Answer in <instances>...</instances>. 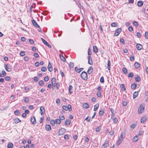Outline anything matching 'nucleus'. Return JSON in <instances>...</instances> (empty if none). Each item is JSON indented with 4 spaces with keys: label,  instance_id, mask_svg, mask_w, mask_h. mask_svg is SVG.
Instances as JSON below:
<instances>
[{
    "label": "nucleus",
    "instance_id": "1",
    "mask_svg": "<svg viewBox=\"0 0 148 148\" xmlns=\"http://www.w3.org/2000/svg\"><path fill=\"white\" fill-rule=\"evenodd\" d=\"M124 137V134L123 133H122L120 136H119V139L117 141V145L119 146L120 145L121 143L122 142L123 140Z\"/></svg>",
    "mask_w": 148,
    "mask_h": 148
},
{
    "label": "nucleus",
    "instance_id": "2",
    "mask_svg": "<svg viewBox=\"0 0 148 148\" xmlns=\"http://www.w3.org/2000/svg\"><path fill=\"white\" fill-rule=\"evenodd\" d=\"M80 76L81 78L84 80H86L88 78L87 73L84 71L82 73Z\"/></svg>",
    "mask_w": 148,
    "mask_h": 148
},
{
    "label": "nucleus",
    "instance_id": "3",
    "mask_svg": "<svg viewBox=\"0 0 148 148\" xmlns=\"http://www.w3.org/2000/svg\"><path fill=\"white\" fill-rule=\"evenodd\" d=\"M145 109L144 105L143 104H141L138 108V112L139 114L142 113L144 110Z\"/></svg>",
    "mask_w": 148,
    "mask_h": 148
},
{
    "label": "nucleus",
    "instance_id": "4",
    "mask_svg": "<svg viewBox=\"0 0 148 148\" xmlns=\"http://www.w3.org/2000/svg\"><path fill=\"white\" fill-rule=\"evenodd\" d=\"M4 67L7 71L10 72L11 71L12 67L10 65L5 64L4 65Z\"/></svg>",
    "mask_w": 148,
    "mask_h": 148
},
{
    "label": "nucleus",
    "instance_id": "5",
    "mask_svg": "<svg viewBox=\"0 0 148 148\" xmlns=\"http://www.w3.org/2000/svg\"><path fill=\"white\" fill-rule=\"evenodd\" d=\"M66 130L64 128H61L59 130L58 132L59 135H62L64 133L66 132Z\"/></svg>",
    "mask_w": 148,
    "mask_h": 148
},
{
    "label": "nucleus",
    "instance_id": "6",
    "mask_svg": "<svg viewBox=\"0 0 148 148\" xmlns=\"http://www.w3.org/2000/svg\"><path fill=\"white\" fill-rule=\"evenodd\" d=\"M122 29L121 28L118 29L116 32L114 33V36H118L120 33L121 32Z\"/></svg>",
    "mask_w": 148,
    "mask_h": 148
},
{
    "label": "nucleus",
    "instance_id": "7",
    "mask_svg": "<svg viewBox=\"0 0 148 148\" xmlns=\"http://www.w3.org/2000/svg\"><path fill=\"white\" fill-rule=\"evenodd\" d=\"M41 39L44 44L47 46L49 48L51 47V46L45 39H43L42 38H41Z\"/></svg>",
    "mask_w": 148,
    "mask_h": 148
},
{
    "label": "nucleus",
    "instance_id": "8",
    "mask_svg": "<svg viewBox=\"0 0 148 148\" xmlns=\"http://www.w3.org/2000/svg\"><path fill=\"white\" fill-rule=\"evenodd\" d=\"M31 121L33 124L35 125L36 123V121L35 116H33L31 117Z\"/></svg>",
    "mask_w": 148,
    "mask_h": 148
},
{
    "label": "nucleus",
    "instance_id": "9",
    "mask_svg": "<svg viewBox=\"0 0 148 148\" xmlns=\"http://www.w3.org/2000/svg\"><path fill=\"white\" fill-rule=\"evenodd\" d=\"M88 63L92 65L93 64V62L92 61V58H91L90 56H88Z\"/></svg>",
    "mask_w": 148,
    "mask_h": 148
},
{
    "label": "nucleus",
    "instance_id": "10",
    "mask_svg": "<svg viewBox=\"0 0 148 148\" xmlns=\"http://www.w3.org/2000/svg\"><path fill=\"white\" fill-rule=\"evenodd\" d=\"M32 23L33 25L36 27H38V28H39L40 27V26H39V25H38V24L36 22V21L34 19H33L32 20Z\"/></svg>",
    "mask_w": 148,
    "mask_h": 148
},
{
    "label": "nucleus",
    "instance_id": "11",
    "mask_svg": "<svg viewBox=\"0 0 148 148\" xmlns=\"http://www.w3.org/2000/svg\"><path fill=\"white\" fill-rule=\"evenodd\" d=\"M40 113L42 115L45 113V109L43 107L41 106L40 108Z\"/></svg>",
    "mask_w": 148,
    "mask_h": 148
},
{
    "label": "nucleus",
    "instance_id": "12",
    "mask_svg": "<svg viewBox=\"0 0 148 148\" xmlns=\"http://www.w3.org/2000/svg\"><path fill=\"white\" fill-rule=\"evenodd\" d=\"M136 47L138 50H141L143 48V46L140 44H137L136 45Z\"/></svg>",
    "mask_w": 148,
    "mask_h": 148
},
{
    "label": "nucleus",
    "instance_id": "13",
    "mask_svg": "<svg viewBox=\"0 0 148 148\" xmlns=\"http://www.w3.org/2000/svg\"><path fill=\"white\" fill-rule=\"evenodd\" d=\"M83 69H84L83 68L78 69L77 67H75V70L77 73H79L82 71Z\"/></svg>",
    "mask_w": 148,
    "mask_h": 148
},
{
    "label": "nucleus",
    "instance_id": "14",
    "mask_svg": "<svg viewBox=\"0 0 148 148\" xmlns=\"http://www.w3.org/2000/svg\"><path fill=\"white\" fill-rule=\"evenodd\" d=\"M48 70L50 72L52 71L53 70L51 65L50 62H49V64H48Z\"/></svg>",
    "mask_w": 148,
    "mask_h": 148
},
{
    "label": "nucleus",
    "instance_id": "15",
    "mask_svg": "<svg viewBox=\"0 0 148 148\" xmlns=\"http://www.w3.org/2000/svg\"><path fill=\"white\" fill-rule=\"evenodd\" d=\"M109 141L107 140L103 144V146L105 148L107 147L109 145Z\"/></svg>",
    "mask_w": 148,
    "mask_h": 148
},
{
    "label": "nucleus",
    "instance_id": "16",
    "mask_svg": "<svg viewBox=\"0 0 148 148\" xmlns=\"http://www.w3.org/2000/svg\"><path fill=\"white\" fill-rule=\"evenodd\" d=\"M6 73L4 70H3L2 72V73H0V77H4L6 75Z\"/></svg>",
    "mask_w": 148,
    "mask_h": 148
},
{
    "label": "nucleus",
    "instance_id": "17",
    "mask_svg": "<svg viewBox=\"0 0 148 148\" xmlns=\"http://www.w3.org/2000/svg\"><path fill=\"white\" fill-rule=\"evenodd\" d=\"M13 120L15 123H17L21 122V121L17 118H16L15 119H14Z\"/></svg>",
    "mask_w": 148,
    "mask_h": 148
},
{
    "label": "nucleus",
    "instance_id": "18",
    "mask_svg": "<svg viewBox=\"0 0 148 148\" xmlns=\"http://www.w3.org/2000/svg\"><path fill=\"white\" fill-rule=\"evenodd\" d=\"M99 106V103H97L94 106V111H96L98 108Z\"/></svg>",
    "mask_w": 148,
    "mask_h": 148
},
{
    "label": "nucleus",
    "instance_id": "19",
    "mask_svg": "<svg viewBox=\"0 0 148 148\" xmlns=\"http://www.w3.org/2000/svg\"><path fill=\"white\" fill-rule=\"evenodd\" d=\"M93 51L95 53H97L98 51V49L97 46H93Z\"/></svg>",
    "mask_w": 148,
    "mask_h": 148
},
{
    "label": "nucleus",
    "instance_id": "20",
    "mask_svg": "<svg viewBox=\"0 0 148 148\" xmlns=\"http://www.w3.org/2000/svg\"><path fill=\"white\" fill-rule=\"evenodd\" d=\"M138 136H135L132 139V141L133 142H136L138 140Z\"/></svg>",
    "mask_w": 148,
    "mask_h": 148
},
{
    "label": "nucleus",
    "instance_id": "21",
    "mask_svg": "<svg viewBox=\"0 0 148 148\" xmlns=\"http://www.w3.org/2000/svg\"><path fill=\"white\" fill-rule=\"evenodd\" d=\"M138 92H135L133 94V99H135L138 95Z\"/></svg>",
    "mask_w": 148,
    "mask_h": 148
},
{
    "label": "nucleus",
    "instance_id": "22",
    "mask_svg": "<svg viewBox=\"0 0 148 148\" xmlns=\"http://www.w3.org/2000/svg\"><path fill=\"white\" fill-rule=\"evenodd\" d=\"M45 128L46 130L50 131L51 129V126L49 125H46Z\"/></svg>",
    "mask_w": 148,
    "mask_h": 148
},
{
    "label": "nucleus",
    "instance_id": "23",
    "mask_svg": "<svg viewBox=\"0 0 148 148\" xmlns=\"http://www.w3.org/2000/svg\"><path fill=\"white\" fill-rule=\"evenodd\" d=\"M110 60L108 61L107 63V68L110 71Z\"/></svg>",
    "mask_w": 148,
    "mask_h": 148
},
{
    "label": "nucleus",
    "instance_id": "24",
    "mask_svg": "<svg viewBox=\"0 0 148 148\" xmlns=\"http://www.w3.org/2000/svg\"><path fill=\"white\" fill-rule=\"evenodd\" d=\"M73 86L71 85H69V91L70 94H71L73 92Z\"/></svg>",
    "mask_w": 148,
    "mask_h": 148
},
{
    "label": "nucleus",
    "instance_id": "25",
    "mask_svg": "<svg viewBox=\"0 0 148 148\" xmlns=\"http://www.w3.org/2000/svg\"><path fill=\"white\" fill-rule=\"evenodd\" d=\"M7 147L8 148H12L13 147V145L12 143H9Z\"/></svg>",
    "mask_w": 148,
    "mask_h": 148
},
{
    "label": "nucleus",
    "instance_id": "26",
    "mask_svg": "<svg viewBox=\"0 0 148 148\" xmlns=\"http://www.w3.org/2000/svg\"><path fill=\"white\" fill-rule=\"evenodd\" d=\"M60 57L61 59V60L63 62H65L66 60L65 58L62 55L60 54Z\"/></svg>",
    "mask_w": 148,
    "mask_h": 148
},
{
    "label": "nucleus",
    "instance_id": "27",
    "mask_svg": "<svg viewBox=\"0 0 148 148\" xmlns=\"http://www.w3.org/2000/svg\"><path fill=\"white\" fill-rule=\"evenodd\" d=\"M70 123L71 121L69 120H66L65 123V125L66 126L69 125H70Z\"/></svg>",
    "mask_w": 148,
    "mask_h": 148
},
{
    "label": "nucleus",
    "instance_id": "28",
    "mask_svg": "<svg viewBox=\"0 0 148 148\" xmlns=\"http://www.w3.org/2000/svg\"><path fill=\"white\" fill-rule=\"evenodd\" d=\"M138 5L139 7H141L143 4V3L142 1H139L138 2Z\"/></svg>",
    "mask_w": 148,
    "mask_h": 148
},
{
    "label": "nucleus",
    "instance_id": "29",
    "mask_svg": "<svg viewBox=\"0 0 148 148\" xmlns=\"http://www.w3.org/2000/svg\"><path fill=\"white\" fill-rule=\"evenodd\" d=\"M83 106L84 108L86 109L89 108V105L88 104L86 103H84L83 105Z\"/></svg>",
    "mask_w": 148,
    "mask_h": 148
},
{
    "label": "nucleus",
    "instance_id": "30",
    "mask_svg": "<svg viewBox=\"0 0 148 148\" xmlns=\"http://www.w3.org/2000/svg\"><path fill=\"white\" fill-rule=\"evenodd\" d=\"M56 80L55 78L53 77L51 79V83L52 84H54L56 83Z\"/></svg>",
    "mask_w": 148,
    "mask_h": 148
},
{
    "label": "nucleus",
    "instance_id": "31",
    "mask_svg": "<svg viewBox=\"0 0 148 148\" xmlns=\"http://www.w3.org/2000/svg\"><path fill=\"white\" fill-rule=\"evenodd\" d=\"M23 99L24 101L26 103L28 102L29 101V99L28 97H23Z\"/></svg>",
    "mask_w": 148,
    "mask_h": 148
},
{
    "label": "nucleus",
    "instance_id": "32",
    "mask_svg": "<svg viewBox=\"0 0 148 148\" xmlns=\"http://www.w3.org/2000/svg\"><path fill=\"white\" fill-rule=\"evenodd\" d=\"M104 114V110L103 109H101L99 112V115L101 116L103 115Z\"/></svg>",
    "mask_w": 148,
    "mask_h": 148
},
{
    "label": "nucleus",
    "instance_id": "33",
    "mask_svg": "<svg viewBox=\"0 0 148 148\" xmlns=\"http://www.w3.org/2000/svg\"><path fill=\"white\" fill-rule=\"evenodd\" d=\"M140 77L138 75H137V77H136L135 78V81L137 82H139L140 80Z\"/></svg>",
    "mask_w": 148,
    "mask_h": 148
},
{
    "label": "nucleus",
    "instance_id": "34",
    "mask_svg": "<svg viewBox=\"0 0 148 148\" xmlns=\"http://www.w3.org/2000/svg\"><path fill=\"white\" fill-rule=\"evenodd\" d=\"M136 84H133L131 86V88L132 89H134L136 88Z\"/></svg>",
    "mask_w": 148,
    "mask_h": 148
},
{
    "label": "nucleus",
    "instance_id": "35",
    "mask_svg": "<svg viewBox=\"0 0 148 148\" xmlns=\"http://www.w3.org/2000/svg\"><path fill=\"white\" fill-rule=\"evenodd\" d=\"M69 66L70 69L73 68L74 66V64L73 62H71L69 64Z\"/></svg>",
    "mask_w": 148,
    "mask_h": 148
},
{
    "label": "nucleus",
    "instance_id": "36",
    "mask_svg": "<svg viewBox=\"0 0 148 148\" xmlns=\"http://www.w3.org/2000/svg\"><path fill=\"white\" fill-rule=\"evenodd\" d=\"M38 84L40 86H43L44 84V82L43 80L40 81L38 83Z\"/></svg>",
    "mask_w": 148,
    "mask_h": 148
},
{
    "label": "nucleus",
    "instance_id": "37",
    "mask_svg": "<svg viewBox=\"0 0 148 148\" xmlns=\"http://www.w3.org/2000/svg\"><path fill=\"white\" fill-rule=\"evenodd\" d=\"M121 89L124 91L126 90L125 88L124 87V86L123 84H121Z\"/></svg>",
    "mask_w": 148,
    "mask_h": 148
},
{
    "label": "nucleus",
    "instance_id": "38",
    "mask_svg": "<svg viewBox=\"0 0 148 148\" xmlns=\"http://www.w3.org/2000/svg\"><path fill=\"white\" fill-rule=\"evenodd\" d=\"M134 66L136 68L138 69L139 67V64L138 62H136L134 64Z\"/></svg>",
    "mask_w": 148,
    "mask_h": 148
},
{
    "label": "nucleus",
    "instance_id": "39",
    "mask_svg": "<svg viewBox=\"0 0 148 148\" xmlns=\"http://www.w3.org/2000/svg\"><path fill=\"white\" fill-rule=\"evenodd\" d=\"M133 24L134 25H135L136 26H138V22L137 21H133Z\"/></svg>",
    "mask_w": 148,
    "mask_h": 148
},
{
    "label": "nucleus",
    "instance_id": "40",
    "mask_svg": "<svg viewBox=\"0 0 148 148\" xmlns=\"http://www.w3.org/2000/svg\"><path fill=\"white\" fill-rule=\"evenodd\" d=\"M55 122L56 124H59L60 123L61 121L60 119H56L55 120Z\"/></svg>",
    "mask_w": 148,
    "mask_h": 148
},
{
    "label": "nucleus",
    "instance_id": "41",
    "mask_svg": "<svg viewBox=\"0 0 148 148\" xmlns=\"http://www.w3.org/2000/svg\"><path fill=\"white\" fill-rule=\"evenodd\" d=\"M146 119L145 117H142L141 120V122L143 123L146 121Z\"/></svg>",
    "mask_w": 148,
    "mask_h": 148
},
{
    "label": "nucleus",
    "instance_id": "42",
    "mask_svg": "<svg viewBox=\"0 0 148 148\" xmlns=\"http://www.w3.org/2000/svg\"><path fill=\"white\" fill-rule=\"evenodd\" d=\"M55 121L54 120H52L51 121V123L53 126H54L55 124Z\"/></svg>",
    "mask_w": 148,
    "mask_h": 148
},
{
    "label": "nucleus",
    "instance_id": "43",
    "mask_svg": "<svg viewBox=\"0 0 148 148\" xmlns=\"http://www.w3.org/2000/svg\"><path fill=\"white\" fill-rule=\"evenodd\" d=\"M14 113L16 115H18L20 113V111L19 110H16L14 111Z\"/></svg>",
    "mask_w": 148,
    "mask_h": 148
},
{
    "label": "nucleus",
    "instance_id": "44",
    "mask_svg": "<svg viewBox=\"0 0 148 148\" xmlns=\"http://www.w3.org/2000/svg\"><path fill=\"white\" fill-rule=\"evenodd\" d=\"M47 70L46 68L45 67H43L41 68V70L43 72H45Z\"/></svg>",
    "mask_w": 148,
    "mask_h": 148
},
{
    "label": "nucleus",
    "instance_id": "45",
    "mask_svg": "<svg viewBox=\"0 0 148 148\" xmlns=\"http://www.w3.org/2000/svg\"><path fill=\"white\" fill-rule=\"evenodd\" d=\"M100 82L102 83L104 82V79L103 77H101L100 79Z\"/></svg>",
    "mask_w": 148,
    "mask_h": 148
},
{
    "label": "nucleus",
    "instance_id": "46",
    "mask_svg": "<svg viewBox=\"0 0 148 148\" xmlns=\"http://www.w3.org/2000/svg\"><path fill=\"white\" fill-rule=\"evenodd\" d=\"M111 26L112 27H116L117 26V23H112Z\"/></svg>",
    "mask_w": 148,
    "mask_h": 148
},
{
    "label": "nucleus",
    "instance_id": "47",
    "mask_svg": "<svg viewBox=\"0 0 148 148\" xmlns=\"http://www.w3.org/2000/svg\"><path fill=\"white\" fill-rule=\"evenodd\" d=\"M4 79L6 81H9L10 79V77L9 76H6L5 77Z\"/></svg>",
    "mask_w": 148,
    "mask_h": 148
},
{
    "label": "nucleus",
    "instance_id": "48",
    "mask_svg": "<svg viewBox=\"0 0 148 148\" xmlns=\"http://www.w3.org/2000/svg\"><path fill=\"white\" fill-rule=\"evenodd\" d=\"M123 71L124 73H125V74L127 73V69L126 68H123Z\"/></svg>",
    "mask_w": 148,
    "mask_h": 148
},
{
    "label": "nucleus",
    "instance_id": "49",
    "mask_svg": "<svg viewBox=\"0 0 148 148\" xmlns=\"http://www.w3.org/2000/svg\"><path fill=\"white\" fill-rule=\"evenodd\" d=\"M62 108L63 109L65 110L66 111H67L68 110L67 106H62Z\"/></svg>",
    "mask_w": 148,
    "mask_h": 148
},
{
    "label": "nucleus",
    "instance_id": "50",
    "mask_svg": "<svg viewBox=\"0 0 148 148\" xmlns=\"http://www.w3.org/2000/svg\"><path fill=\"white\" fill-rule=\"evenodd\" d=\"M97 96L99 97H100L101 96V94L100 92H97Z\"/></svg>",
    "mask_w": 148,
    "mask_h": 148
},
{
    "label": "nucleus",
    "instance_id": "51",
    "mask_svg": "<svg viewBox=\"0 0 148 148\" xmlns=\"http://www.w3.org/2000/svg\"><path fill=\"white\" fill-rule=\"evenodd\" d=\"M60 84L58 83H57L56 84V88L58 90L59 89V87H60Z\"/></svg>",
    "mask_w": 148,
    "mask_h": 148
},
{
    "label": "nucleus",
    "instance_id": "52",
    "mask_svg": "<svg viewBox=\"0 0 148 148\" xmlns=\"http://www.w3.org/2000/svg\"><path fill=\"white\" fill-rule=\"evenodd\" d=\"M145 37L146 39H148V33L147 32H145Z\"/></svg>",
    "mask_w": 148,
    "mask_h": 148
},
{
    "label": "nucleus",
    "instance_id": "53",
    "mask_svg": "<svg viewBox=\"0 0 148 148\" xmlns=\"http://www.w3.org/2000/svg\"><path fill=\"white\" fill-rule=\"evenodd\" d=\"M67 108L68 109V110L69 111H71L72 110V109L71 108V106L70 105H69L67 107Z\"/></svg>",
    "mask_w": 148,
    "mask_h": 148
},
{
    "label": "nucleus",
    "instance_id": "54",
    "mask_svg": "<svg viewBox=\"0 0 148 148\" xmlns=\"http://www.w3.org/2000/svg\"><path fill=\"white\" fill-rule=\"evenodd\" d=\"M25 55V53L24 51H21L20 53V55L22 56H23Z\"/></svg>",
    "mask_w": 148,
    "mask_h": 148
},
{
    "label": "nucleus",
    "instance_id": "55",
    "mask_svg": "<svg viewBox=\"0 0 148 148\" xmlns=\"http://www.w3.org/2000/svg\"><path fill=\"white\" fill-rule=\"evenodd\" d=\"M136 126V123H134L133 124H132L131 125V127L132 128H134Z\"/></svg>",
    "mask_w": 148,
    "mask_h": 148
},
{
    "label": "nucleus",
    "instance_id": "56",
    "mask_svg": "<svg viewBox=\"0 0 148 148\" xmlns=\"http://www.w3.org/2000/svg\"><path fill=\"white\" fill-rule=\"evenodd\" d=\"M101 130V127H98L96 129V131L97 132H99Z\"/></svg>",
    "mask_w": 148,
    "mask_h": 148
},
{
    "label": "nucleus",
    "instance_id": "57",
    "mask_svg": "<svg viewBox=\"0 0 148 148\" xmlns=\"http://www.w3.org/2000/svg\"><path fill=\"white\" fill-rule=\"evenodd\" d=\"M134 58L133 56H130V60H131L132 61H134Z\"/></svg>",
    "mask_w": 148,
    "mask_h": 148
},
{
    "label": "nucleus",
    "instance_id": "58",
    "mask_svg": "<svg viewBox=\"0 0 148 148\" xmlns=\"http://www.w3.org/2000/svg\"><path fill=\"white\" fill-rule=\"evenodd\" d=\"M101 89L102 88L100 86H99L97 88V90L98 92H100V91L101 90Z\"/></svg>",
    "mask_w": 148,
    "mask_h": 148
},
{
    "label": "nucleus",
    "instance_id": "59",
    "mask_svg": "<svg viewBox=\"0 0 148 148\" xmlns=\"http://www.w3.org/2000/svg\"><path fill=\"white\" fill-rule=\"evenodd\" d=\"M34 56H35V57L38 58L39 57V55L37 53H34Z\"/></svg>",
    "mask_w": 148,
    "mask_h": 148
},
{
    "label": "nucleus",
    "instance_id": "60",
    "mask_svg": "<svg viewBox=\"0 0 148 148\" xmlns=\"http://www.w3.org/2000/svg\"><path fill=\"white\" fill-rule=\"evenodd\" d=\"M44 81L45 82L49 80V77L48 76H46L44 78Z\"/></svg>",
    "mask_w": 148,
    "mask_h": 148
},
{
    "label": "nucleus",
    "instance_id": "61",
    "mask_svg": "<svg viewBox=\"0 0 148 148\" xmlns=\"http://www.w3.org/2000/svg\"><path fill=\"white\" fill-rule=\"evenodd\" d=\"M118 120L117 118H115L113 119V121L114 123H116L118 122Z\"/></svg>",
    "mask_w": 148,
    "mask_h": 148
},
{
    "label": "nucleus",
    "instance_id": "62",
    "mask_svg": "<svg viewBox=\"0 0 148 148\" xmlns=\"http://www.w3.org/2000/svg\"><path fill=\"white\" fill-rule=\"evenodd\" d=\"M60 119L61 120H63L64 119V116H60L59 117Z\"/></svg>",
    "mask_w": 148,
    "mask_h": 148
},
{
    "label": "nucleus",
    "instance_id": "63",
    "mask_svg": "<svg viewBox=\"0 0 148 148\" xmlns=\"http://www.w3.org/2000/svg\"><path fill=\"white\" fill-rule=\"evenodd\" d=\"M60 73L61 75L62 76V77H64V74L63 72L62 71V70H60Z\"/></svg>",
    "mask_w": 148,
    "mask_h": 148
},
{
    "label": "nucleus",
    "instance_id": "64",
    "mask_svg": "<svg viewBox=\"0 0 148 148\" xmlns=\"http://www.w3.org/2000/svg\"><path fill=\"white\" fill-rule=\"evenodd\" d=\"M84 140L86 142H88L89 141V139L88 137H86L85 138Z\"/></svg>",
    "mask_w": 148,
    "mask_h": 148
}]
</instances>
